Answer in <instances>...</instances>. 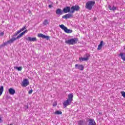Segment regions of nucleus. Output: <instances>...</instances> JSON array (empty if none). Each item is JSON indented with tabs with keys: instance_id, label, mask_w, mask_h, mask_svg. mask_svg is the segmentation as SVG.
Returning a JSON list of instances; mask_svg holds the SVG:
<instances>
[{
	"instance_id": "1",
	"label": "nucleus",
	"mask_w": 125,
	"mask_h": 125,
	"mask_svg": "<svg viewBox=\"0 0 125 125\" xmlns=\"http://www.w3.org/2000/svg\"><path fill=\"white\" fill-rule=\"evenodd\" d=\"M73 96H73V94L72 93L68 95L67 100L63 103V105L64 108H66V107L69 106V105H71L72 101H73Z\"/></svg>"
},
{
	"instance_id": "2",
	"label": "nucleus",
	"mask_w": 125,
	"mask_h": 125,
	"mask_svg": "<svg viewBox=\"0 0 125 125\" xmlns=\"http://www.w3.org/2000/svg\"><path fill=\"white\" fill-rule=\"evenodd\" d=\"M94 4H95V1H88L86 3L85 7L86 9H88V10H91Z\"/></svg>"
},
{
	"instance_id": "3",
	"label": "nucleus",
	"mask_w": 125,
	"mask_h": 125,
	"mask_svg": "<svg viewBox=\"0 0 125 125\" xmlns=\"http://www.w3.org/2000/svg\"><path fill=\"white\" fill-rule=\"evenodd\" d=\"M79 40L78 38H74L65 41V43H67L69 45L76 44L78 42Z\"/></svg>"
},
{
	"instance_id": "4",
	"label": "nucleus",
	"mask_w": 125,
	"mask_h": 125,
	"mask_svg": "<svg viewBox=\"0 0 125 125\" xmlns=\"http://www.w3.org/2000/svg\"><path fill=\"white\" fill-rule=\"evenodd\" d=\"M60 27H61V28L62 29V30H63L65 33H67V34H71V33L73 32L72 30L68 29V28L64 26L63 24H61V25H60Z\"/></svg>"
},
{
	"instance_id": "5",
	"label": "nucleus",
	"mask_w": 125,
	"mask_h": 125,
	"mask_svg": "<svg viewBox=\"0 0 125 125\" xmlns=\"http://www.w3.org/2000/svg\"><path fill=\"white\" fill-rule=\"evenodd\" d=\"M70 9H71L70 13H74V12H75V11H79V10H80V6L76 5L75 6H73L71 7Z\"/></svg>"
},
{
	"instance_id": "6",
	"label": "nucleus",
	"mask_w": 125,
	"mask_h": 125,
	"mask_svg": "<svg viewBox=\"0 0 125 125\" xmlns=\"http://www.w3.org/2000/svg\"><path fill=\"white\" fill-rule=\"evenodd\" d=\"M28 32V30H25L24 31L22 32L21 33L19 36H18L16 38H13V40H14V42L16 41V40H18V39H20L21 37H22L23 35H25L26 33Z\"/></svg>"
},
{
	"instance_id": "7",
	"label": "nucleus",
	"mask_w": 125,
	"mask_h": 125,
	"mask_svg": "<svg viewBox=\"0 0 125 125\" xmlns=\"http://www.w3.org/2000/svg\"><path fill=\"white\" fill-rule=\"evenodd\" d=\"M14 42V40L12 38L10 40L7 41L6 42H4L2 44L0 45V47H3V46H5V45H7L9 43H12Z\"/></svg>"
},
{
	"instance_id": "8",
	"label": "nucleus",
	"mask_w": 125,
	"mask_h": 125,
	"mask_svg": "<svg viewBox=\"0 0 125 125\" xmlns=\"http://www.w3.org/2000/svg\"><path fill=\"white\" fill-rule=\"evenodd\" d=\"M29 80L28 79H24L22 81L21 85L23 87H26V86L29 85Z\"/></svg>"
},
{
	"instance_id": "9",
	"label": "nucleus",
	"mask_w": 125,
	"mask_h": 125,
	"mask_svg": "<svg viewBox=\"0 0 125 125\" xmlns=\"http://www.w3.org/2000/svg\"><path fill=\"white\" fill-rule=\"evenodd\" d=\"M75 69H78V70H80V71H83L84 66L82 64H75Z\"/></svg>"
},
{
	"instance_id": "10",
	"label": "nucleus",
	"mask_w": 125,
	"mask_h": 125,
	"mask_svg": "<svg viewBox=\"0 0 125 125\" xmlns=\"http://www.w3.org/2000/svg\"><path fill=\"white\" fill-rule=\"evenodd\" d=\"M38 37L39 38H42V39H46L47 41L49 40V36H45L42 33L38 34Z\"/></svg>"
},
{
	"instance_id": "11",
	"label": "nucleus",
	"mask_w": 125,
	"mask_h": 125,
	"mask_svg": "<svg viewBox=\"0 0 125 125\" xmlns=\"http://www.w3.org/2000/svg\"><path fill=\"white\" fill-rule=\"evenodd\" d=\"M63 13H64L63 10H62L61 9L59 8L56 10V14L59 16H60V15H62Z\"/></svg>"
},
{
	"instance_id": "12",
	"label": "nucleus",
	"mask_w": 125,
	"mask_h": 125,
	"mask_svg": "<svg viewBox=\"0 0 125 125\" xmlns=\"http://www.w3.org/2000/svg\"><path fill=\"white\" fill-rule=\"evenodd\" d=\"M63 13H68L71 11V7L66 6L63 9Z\"/></svg>"
},
{
	"instance_id": "13",
	"label": "nucleus",
	"mask_w": 125,
	"mask_h": 125,
	"mask_svg": "<svg viewBox=\"0 0 125 125\" xmlns=\"http://www.w3.org/2000/svg\"><path fill=\"white\" fill-rule=\"evenodd\" d=\"M26 41H29V42H37V38L34 37L31 38L30 37H28V38H25Z\"/></svg>"
},
{
	"instance_id": "14",
	"label": "nucleus",
	"mask_w": 125,
	"mask_h": 125,
	"mask_svg": "<svg viewBox=\"0 0 125 125\" xmlns=\"http://www.w3.org/2000/svg\"><path fill=\"white\" fill-rule=\"evenodd\" d=\"M73 17V15L70 14H67L65 15L64 16H62V19H68L69 18H71Z\"/></svg>"
},
{
	"instance_id": "15",
	"label": "nucleus",
	"mask_w": 125,
	"mask_h": 125,
	"mask_svg": "<svg viewBox=\"0 0 125 125\" xmlns=\"http://www.w3.org/2000/svg\"><path fill=\"white\" fill-rule=\"evenodd\" d=\"M8 91H9V93L11 94V95H13L15 94V90L12 88H9L8 90Z\"/></svg>"
},
{
	"instance_id": "16",
	"label": "nucleus",
	"mask_w": 125,
	"mask_h": 125,
	"mask_svg": "<svg viewBox=\"0 0 125 125\" xmlns=\"http://www.w3.org/2000/svg\"><path fill=\"white\" fill-rule=\"evenodd\" d=\"M89 125H96V123L94 120L93 119H89Z\"/></svg>"
},
{
	"instance_id": "17",
	"label": "nucleus",
	"mask_w": 125,
	"mask_h": 125,
	"mask_svg": "<svg viewBox=\"0 0 125 125\" xmlns=\"http://www.w3.org/2000/svg\"><path fill=\"white\" fill-rule=\"evenodd\" d=\"M103 46V41H101L100 44L98 45L97 49L98 50H100Z\"/></svg>"
},
{
	"instance_id": "18",
	"label": "nucleus",
	"mask_w": 125,
	"mask_h": 125,
	"mask_svg": "<svg viewBox=\"0 0 125 125\" xmlns=\"http://www.w3.org/2000/svg\"><path fill=\"white\" fill-rule=\"evenodd\" d=\"M119 56L121 57L123 61H125V53H120Z\"/></svg>"
},
{
	"instance_id": "19",
	"label": "nucleus",
	"mask_w": 125,
	"mask_h": 125,
	"mask_svg": "<svg viewBox=\"0 0 125 125\" xmlns=\"http://www.w3.org/2000/svg\"><path fill=\"white\" fill-rule=\"evenodd\" d=\"M85 122V120H80L78 122V125H84Z\"/></svg>"
},
{
	"instance_id": "20",
	"label": "nucleus",
	"mask_w": 125,
	"mask_h": 125,
	"mask_svg": "<svg viewBox=\"0 0 125 125\" xmlns=\"http://www.w3.org/2000/svg\"><path fill=\"white\" fill-rule=\"evenodd\" d=\"M26 25L24 26L22 28H21L20 30H18L19 33H21V32H23L24 30H26Z\"/></svg>"
},
{
	"instance_id": "21",
	"label": "nucleus",
	"mask_w": 125,
	"mask_h": 125,
	"mask_svg": "<svg viewBox=\"0 0 125 125\" xmlns=\"http://www.w3.org/2000/svg\"><path fill=\"white\" fill-rule=\"evenodd\" d=\"M3 92V86H0V96L2 94Z\"/></svg>"
},
{
	"instance_id": "22",
	"label": "nucleus",
	"mask_w": 125,
	"mask_h": 125,
	"mask_svg": "<svg viewBox=\"0 0 125 125\" xmlns=\"http://www.w3.org/2000/svg\"><path fill=\"white\" fill-rule=\"evenodd\" d=\"M109 8L110 10H113V11L116 10L117 9V8L114 6H110L109 7Z\"/></svg>"
},
{
	"instance_id": "23",
	"label": "nucleus",
	"mask_w": 125,
	"mask_h": 125,
	"mask_svg": "<svg viewBox=\"0 0 125 125\" xmlns=\"http://www.w3.org/2000/svg\"><path fill=\"white\" fill-rule=\"evenodd\" d=\"M54 114L55 115H62V112L60 111H56Z\"/></svg>"
},
{
	"instance_id": "24",
	"label": "nucleus",
	"mask_w": 125,
	"mask_h": 125,
	"mask_svg": "<svg viewBox=\"0 0 125 125\" xmlns=\"http://www.w3.org/2000/svg\"><path fill=\"white\" fill-rule=\"evenodd\" d=\"M43 24L45 26H46V25H48V21L47 20H45L43 22Z\"/></svg>"
},
{
	"instance_id": "25",
	"label": "nucleus",
	"mask_w": 125,
	"mask_h": 125,
	"mask_svg": "<svg viewBox=\"0 0 125 125\" xmlns=\"http://www.w3.org/2000/svg\"><path fill=\"white\" fill-rule=\"evenodd\" d=\"M18 34H20V32H19V31L18 30V32H16L14 35L13 36L12 39H13V38H16L15 37H16L17 36V35H18Z\"/></svg>"
},
{
	"instance_id": "26",
	"label": "nucleus",
	"mask_w": 125,
	"mask_h": 125,
	"mask_svg": "<svg viewBox=\"0 0 125 125\" xmlns=\"http://www.w3.org/2000/svg\"><path fill=\"white\" fill-rule=\"evenodd\" d=\"M15 69H17L18 71H22V66L14 67Z\"/></svg>"
},
{
	"instance_id": "27",
	"label": "nucleus",
	"mask_w": 125,
	"mask_h": 125,
	"mask_svg": "<svg viewBox=\"0 0 125 125\" xmlns=\"http://www.w3.org/2000/svg\"><path fill=\"white\" fill-rule=\"evenodd\" d=\"M83 61H87L88 60V57L83 58Z\"/></svg>"
},
{
	"instance_id": "28",
	"label": "nucleus",
	"mask_w": 125,
	"mask_h": 125,
	"mask_svg": "<svg viewBox=\"0 0 125 125\" xmlns=\"http://www.w3.org/2000/svg\"><path fill=\"white\" fill-rule=\"evenodd\" d=\"M121 93H122V96H123V97H124V98H125V92L123 91Z\"/></svg>"
},
{
	"instance_id": "29",
	"label": "nucleus",
	"mask_w": 125,
	"mask_h": 125,
	"mask_svg": "<svg viewBox=\"0 0 125 125\" xmlns=\"http://www.w3.org/2000/svg\"><path fill=\"white\" fill-rule=\"evenodd\" d=\"M28 93H29V94H32V93H33V90L31 89V90H29L28 92Z\"/></svg>"
},
{
	"instance_id": "30",
	"label": "nucleus",
	"mask_w": 125,
	"mask_h": 125,
	"mask_svg": "<svg viewBox=\"0 0 125 125\" xmlns=\"http://www.w3.org/2000/svg\"><path fill=\"white\" fill-rule=\"evenodd\" d=\"M4 35V33H3V32L0 33V36L1 37H2V36H3Z\"/></svg>"
},
{
	"instance_id": "31",
	"label": "nucleus",
	"mask_w": 125,
	"mask_h": 125,
	"mask_svg": "<svg viewBox=\"0 0 125 125\" xmlns=\"http://www.w3.org/2000/svg\"><path fill=\"white\" fill-rule=\"evenodd\" d=\"M53 106L54 107H55V106H57V103H55L54 104H53Z\"/></svg>"
},
{
	"instance_id": "32",
	"label": "nucleus",
	"mask_w": 125,
	"mask_h": 125,
	"mask_svg": "<svg viewBox=\"0 0 125 125\" xmlns=\"http://www.w3.org/2000/svg\"><path fill=\"white\" fill-rule=\"evenodd\" d=\"M80 61H83V58H80Z\"/></svg>"
},
{
	"instance_id": "33",
	"label": "nucleus",
	"mask_w": 125,
	"mask_h": 125,
	"mask_svg": "<svg viewBox=\"0 0 125 125\" xmlns=\"http://www.w3.org/2000/svg\"><path fill=\"white\" fill-rule=\"evenodd\" d=\"M48 7H49V8H51L52 7V5H49Z\"/></svg>"
},
{
	"instance_id": "34",
	"label": "nucleus",
	"mask_w": 125,
	"mask_h": 125,
	"mask_svg": "<svg viewBox=\"0 0 125 125\" xmlns=\"http://www.w3.org/2000/svg\"><path fill=\"white\" fill-rule=\"evenodd\" d=\"M0 123H1V118L0 117Z\"/></svg>"
}]
</instances>
